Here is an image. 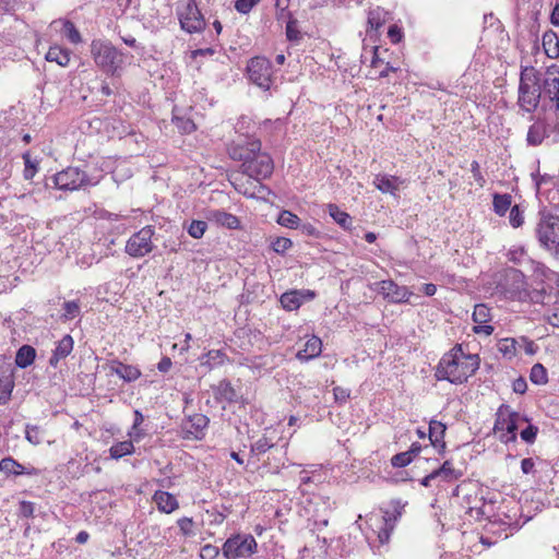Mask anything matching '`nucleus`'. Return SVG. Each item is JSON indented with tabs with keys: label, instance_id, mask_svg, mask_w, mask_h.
Here are the masks:
<instances>
[{
	"label": "nucleus",
	"instance_id": "nucleus-1",
	"mask_svg": "<svg viewBox=\"0 0 559 559\" xmlns=\"http://www.w3.org/2000/svg\"><path fill=\"white\" fill-rule=\"evenodd\" d=\"M479 368L477 355L465 354L461 345L454 346L444 354L438 364L436 378L451 383L461 384Z\"/></svg>",
	"mask_w": 559,
	"mask_h": 559
},
{
	"label": "nucleus",
	"instance_id": "nucleus-2",
	"mask_svg": "<svg viewBox=\"0 0 559 559\" xmlns=\"http://www.w3.org/2000/svg\"><path fill=\"white\" fill-rule=\"evenodd\" d=\"M259 141H249L246 145H236L230 148L234 159L242 160L243 173L257 180L270 177L274 169L271 156L262 153Z\"/></svg>",
	"mask_w": 559,
	"mask_h": 559
},
{
	"label": "nucleus",
	"instance_id": "nucleus-3",
	"mask_svg": "<svg viewBox=\"0 0 559 559\" xmlns=\"http://www.w3.org/2000/svg\"><path fill=\"white\" fill-rule=\"evenodd\" d=\"M540 74L533 68H525L521 72L519 86V105L528 112L534 111L540 100Z\"/></svg>",
	"mask_w": 559,
	"mask_h": 559
},
{
	"label": "nucleus",
	"instance_id": "nucleus-4",
	"mask_svg": "<svg viewBox=\"0 0 559 559\" xmlns=\"http://www.w3.org/2000/svg\"><path fill=\"white\" fill-rule=\"evenodd\" d=\"M91 53L95 63L108 74L115 75L122 68L123 53L109 41L93 40Z\"/></svg>",
	"mask_w": 559,
	"mask_h": 559
},
{
	"label": "nucleus",
	"instance_id": "nucleus-5",
	"mask_svg": "<svg viewBox=\"0 0 559 559\" xmlns=\"http://www.w3.org/2000/svg\"><path fill=\"white\" fill-rule=\"evenodd\" d=\"M496 415L497 418L495 421L493 430L496 432L506 431L507 435H509L506 438L504 436H501V440L504 442L515 441V431L518 430L519 426L528 421L525 416H522L518 412L512 411L509 405L504 404L498 408Z\"/></svg>",
	"mask_w": 559,
	"mask_h": 559
},
{
	"label": "nucleus",
	"instance_id": "nucleus-6",
	"mask_svg": "<svg viewBox=\"0 0 559 559\" xmlns=\"http://www.w3.org/2000/svg\"><path fill=\"white\" fill-rule=\"evenodd\" d=\"M257 542L250 534H237L229 537L223 545L222 551L227 559L250 557L257 551Z\"/></svg>",
	"mask_w": 559,
	"mask_h": 559
},
{
	"label": "nucleus",
	"instance_id": "nucleus-7",
	"mask_svg": "<svg viewBox=\"0 0 559 559\" xmlns=\"http://www.w3.org/2000/svg\"><path fill=\"white\" fill-rule=\"evenodd\" d=\"M153 236L154 228L152 226L143 227L128 239L126 252L132 258H142L148 254L154 249Z\"/></svg>",
	"mask_w": 559,
	"mask_h": 559
},
{
	"label": "nucleus",
	"instance_id": "nucleus-8",
	"mask_svg": "<svg viewBox=\"0 0 559 559\" xmlns=\"http://www.w3.org/2000/svg\"><path fill=\"white\" fill-rule=\"evenodd\" d=\"M538 240L548 249H556L559 252V217L543 215L537 225Z\"/></svg>",
	"mask_w": 559,
	"mask_h": 559
},
{
	"label": "nucleus",
	"instance_id": "nucleus-9",
	"mask_svg": "<svg viewBox=\"0 0 559 559\" xmlns=\"http://www.w3.org/2000/svg\"><path fill=\"white\" fill-rule=\"evenodd\" d=\"M251 82L261 88L267 90L272 81V64L264 57L252 58L247 67Z\"/></svg>",
	"mask_w": 559,
	"mask_h": 559
},
{
	"label": "nucleus",
	"instance_id": "nucleus-10",
	"mask_svg": "<svg viewBox=\"0 0 559 559\" xmlns=\"http://www.w3.org/2000/svg\"><path fill=\"white\" fill-rule=\"evenodd\" d=\"M179 21L182 29L188 33H198L205 26L204 19L195 3V0H189L180 10Z\"/></svg>",
	"mask_w": 559,
	"mask_h": 559
},
{
	"label": "nucleus",
	"instance_id": "nucleus-11",
	"mask_svg": "<svg viewBox=\"0 0 559 559\" xmlns=\"http://www.w3.org/2000/svg\"><path fill=\"white\" fill-rule=\"evenodd\" d=\"M86 181L85 173L75 167H68L53 177L55 186L60 190H76Z\"/></svg>",
	"mask_w": 559,
	"mask_h": 559
},
{
	"label": "nucleus",
	"instance_id": "nucleus-12",
	"mask_svg": "<svg viewBox=\"0 0 559 559\" xmlns=\"http://www.w3.org/2000/svg\"><path fill=\"white\" fill-rule=\"evenodd\" d=\"M506 294L511 299L524 300L527 298L525 277L518 270H510L506 275Z\"/></svg>",
	"mask_w": 559,
	"mask_h": 559
},
{
	"label": "nucleus",
	"instance_id": "nucleus-13",
	"mask_svg": "<svg viewBox=\"0 0 559 559\" xmlns=\"http://www.w3.org/2000/svg\"><path fill=\"white\" fill-rule=\"evenodd\" d=\"M209 425V418L203 414L189 416L182 423V431L188 439H201Z\"/></svg>",
	"mask_w": 559,
	"mask_h": 559
},
{
	"label": "nucleus",
	"instance_id": "nucleus-14",
	"mask_svg": "<svg viewBox=\"0 0 559 559\" xmlns=\"http://www.w3.org/2000/svg\"><path fill=\"white\" fill-rule=\"evenodd\" d=\"M380 293L392 302H407L412 293L406 287L399 286L392 281L379 283Z\"/></svg>",
	"mask_w": 559,
	"mask_h": 559
},
{
	"label": "nucleus",
	"instance_id": "nucleus-15",
	"mask_svg": "<svg viewBox=\"0 0 559 559\" xmlns=\"http://www.w3.org/2000/svg\"><path fill=\"white\" fill-rule=\"evenodd\" d=\"M542 92L545 96L550 97L559 91V67L550 66L546 69L543 78H540Z\"/></svg>",
	"mask_w": 559,
	"mask_h": 559
},
{
	"label": "nucleus",
	"instance_id": "nucleus-16",
	"mask_svg": "<svg viewBox=\"0 0 559 559\" xmlns=\"http://www.w3.org/2000/svg\"><path fill=\"white\" fill-rule=\"evenodd\" d=\"M404 183V180L396 176H390L385 174L376 175L373 185L382 193L395 194L400 187Z\"/></svg>",
	"mask_w": 559,
	"mask_h": 559
},
{
	"label": "nucleus",
	"instance_id": "nucleus-17",
	"mask_svg": "<svg viewBox=\"0 0 559 559\" xmlns=\"http://www.w3.org/2000/svg\"><path fill=\"white\" fill-rule=\"evenodd\" d=\"M109 370L127 382L135 381L141 377V371L138 367L124 365L118 360L110 361Z\"/></svg>",
	"mask_w": 559,
	"mask_h": 559
},
{
	"label": "nucleus",
	"instance_id": "nucleus-18",
	"mask_svg": "<svg viewBox=\"0 0 559 559\" xmlns=\"http://www.w3.org/2000/svg\"><path fill=\"white\" fill-rule=\"evenodd\" d=\"M206 218L229 229H237L240 225L237 216L221 210H209Z\"/></svg>",
	"mask_w": 559,
	"mask_h": 559
},
{
	"label": "nucleus",
	"instance_id": "nucleus-19",
	"mask_svg": "<svg viewBox=\"0 0 559 559\" xmlns=\"http://www.w3.org/2000/svg\"><path fill=\"white\" fill-rule=\"evenodd\" d=\"M153 500L156 503L157 509L160 512H164L167 514L174 512L175 510H177L179 508V503H178L177 499L175 498V496H173L171 493H169L167 491L157 490L153 496Z\"/></svg>",
	"mask_w": 559,
	"mask_h": 559
},
{
	"label": "nucleus",
	"instance_id": "nucleus-20",
	"mask_svg": "<svg viewBox=\"0 0 559 559\" xmlns=\"http://www.w3.org/2000/svg\"><path fill=\"white\" fill-rule=\"evenodd\" d=\"M0 472L7 475H36L38 471L34 467L26 468L25 466L17 463L12 457H4L0 461Z\"/></svg>",
	"mask_w": 559,
	"mask_h": 559
},
{
	"label": "nucleus",
	"instance_id": "nucleus-21",
	"mask_svg": "<svg viewBox=\"0 0 559 559\" xmlns=\"http://www.w3.org/2000/svg\"><path fill=\"white\" fill-rule=\"evenodd\" d=\"M73 349V338L70 335H64L57 344L52 356L49 359V364L52 367H57L61 359H64L70 355Z\"/></svg>",
	"mask_w": 559,
	"mask_h": 559
},
{
	"label": "nucleus",
	"instance_id": "nucleus-22",
	"mask_svg": "<svg viewBox=\"0 0 559 559\" xmlns=\"http://www.w3.org/2000/svg\"><path fill=\"white\" fill-rule=\"evenodd\" d=\"M548 136V128L545 121L537 120L528 129L526 141L530 145L537 146Z\"/></svg>",
	"mask_w": 559,
	"mask_h": 559
},
{
	"label": "nucleus",
	"instance_id": "nucleus-23",
	"mask_svg": "<svg viewBox=\"0 0 559 559\" xmlns=\"http://www.w3.org/2000/svg\"><path fill=\"white\" fill-rule=\"evenodd\" d=\"M322 350V342L317 336H311L305 343L302 349H299L297 353V358L299 360H309L314 357H318Z\"/></svg>",
	"mask_w": 559,
	"mask_h": 559
},
{
	"label": "nucleus",
	"instance_id": "nucleus-24",
	"mask_svg": "<svg viewBox=\"0 0 559 559\" xmlns=\"http://www.w3.org/2000/svg\"><path fill=\"white\" fill-rule=\"evenodd\" d=\"M46 60L49 62H56L61 67H67L70 62V52L67 49L52 46L46 53Z\"/></svg>",
	"mask_w": 559,
	"mask_h": 559
},
{
	"label": "nucleus",
	"instance_id": "nucleus-25",
	"mask_svg": "<svg viewBox=\"0 0 559 559\" xmlns=\"http://www.w3.org/2000/svg\"><path fill=\"white\" fill-rule=\"evenodd\" d=\"M35 357H36L35 348L29 345H23L21 348H19V350L16 353L15 364L20 368H26L34 362Z\"/></svg>",
	"mask_w": 559,
	"mask_h": 559
},
{
	"label": "nucleus",
	"instance_id": "nucleus-26",
	"mask_svg": "<svg viewBox=\"0 0 559 559\" xmlns=\"http://www.w3.org/2000/svg\"><path fill=\"white\" fill-rule=\"evenodd\" d=\"M328 212L330 216L342 228L349 229L352 226V217L348 213L342 211L335 204L328 205Z\"/></svg>",
	"mask_w": 559,
	"mask_h": 559
},
{
	"label": "nucleus",
	"instance_id": "nucleus-27",
	"mask_svg": "<svg viewBox=\"0 0 559 559\" xmlns=\"http://www.w3.org/2000/svg\"><path fill=\"white\" fill-rule=\"evenodd\" d=\"M302 300H304L302 294L297 290L284 293L281 296V304H282L283 308H285L289 311L298 309L300 307V305L302 304Z\"/></svg>",
	"mask_w": 559,
	"mask_h": 559
},
{
	"label": "nucleus",
	"instance_id": "nucleus-28",
	"mask_svg": "<svg viewBox=\"0 0 559 559\" xmlns=\"http://www.w3.org/2000/svg\"><path fill=\"white\" fill-rule=\"evenodd\" d=\"M512 197L510 194H499L496 193L493 195V210L499 216L506 215L507 211L511 210Z\"/></svg>",
	"mask_w": 559,
	"mask_h": 559
},
{
	"label": "nucleus",
	"instance_id": "nucleus-29",
	"mask_svg": "<svg viewBox=\"0 0 559 559\" xmlns=\"http://www.w3.org/2000/svg\"><path fill=\"white\" fill-rule=\"evenodd\" d=\"M543 45L546 53L551 57H558L559 55V43L557 35L552 32H547L543 36Z\"/></svg>",
	"mask_w": 559,
	"mask_h": 559
},
{
	"label": "nucleus",
	"instance_id": "nucleus-30",
	"mask_svg": "<svg viewBox=\"0 0 559 559\" xmlns=\"http://www.w3.org/2000/svg\"><path fill=\"white\" fill-rule=\"evenodd\" d=\"M435 472L436 477L442 478L444 481H451L461 477V472L453 468L450 461H445L442 466Z\"/></svg>",
	"mask_w": 559,
	"mask_h": 559
},
{
	"label": "nucleus",
	"instance_id": "nucleus-31",
	"mask_svg": "<svg viewBox=\"0 0 559 559\" xmlns=\"http://www.w3.org/2000/svg\"><path fill=\"white\" fill-rule=\"evenodd\" d=\"M109 452L110 456L117 460L124 455L132 454L134 452V445L129 440L118 442L110 448Z\"/></svg>",
	"mask_w": 559,
	"mask_h": 559
},
{
	"label": "nucleus",
	"instance_id": "nucleus-32",
	"mask_svg": "<svg viewBox=\"0 0 559 559\" xmlns=\"http://www.w3.org/2000/svg\"><path fill=\"white\" fill-rule=\"evenodd\" d=\"M445 425L438 420H431L429 423V439L430 441L436 444L440 442L443 439V436L445 433Z\"/></svg>",
	"mask_w": 559,
	"mask_h": 559
},
{
	"label": "nucleus",
	"instance_id": "nucleus-33",
	"mask_svg": "<svg viewBox=\"0 0 559 559\" xmlns=\"http://www.w3.org/2000/svg\"><path fill=\"white\" fill-rule=\"evenodd\" d=\"M277 223L287 228H298L300 219L290 211H282L278 215Z\"/></svg>",
	"mask_w": 559,
	"mask_h": 559
},
{
	"label": "nucleus",
	"instance_id": "nucleus-34",
	"mask_svg": "<svg viewBox=\"0 0 559 559\" xmlns=\"http://www.w3.org/2000/svg\"><path fill=\"white\" fill-rule=\"evenodd\" d=\"M530 378L535 384H546L548 382L546 368L542 364H535L531 369Z\"/></svg>",
	"mask_w": 559,
	"mask_h": 559
},
{
	"label": "nucleus",
	"instance_id": "nucleus-35",
	"mask_svg": "<svg viewBox=\"0 0 559 559\" xmlns=\"http://www.w3.org/2000/svg\"><path fill=\"white\" fill-rule=\"evenodd\" d=\"M273 448L274 444L266 437H262L251 445V453L253 456L259 457Z\"/></svg>",
	"mask_w": 559,
	"mask_h": 559
},
{
	"label": "nucleus",
	"instance_id": "nucleus-36",
	"mask_svg": "<svg viewBox=\"0 0 559 559\" xmlns=\"http://www.w3.org/2000/svg\"><path fill=\"white\" fill-rule=\"evenodd\" d=\"M23 159H24V165H25L24 171H23L24 179L31 180L34 178V176L36 175V173L38 170V163L32 160L31 154L28 152L23 154Z\"/></svg>",
	"mask_w": 559,
	"mask_h": 559
},
{
	"label": "nucleus",
	"instance_id": "nucleus-37",
	"mask_svg": "<svg viewBox=\"0 0 559 559\" xmlns=\"http://www.w3.org/2000/svg\"><path fill=\"white\" fill-rule=\"evenodd\" d=\"M490 310L487 306L476 305L473 312V320L478 324L487 323L490 320Z\"/></svg>",
	"mask_w": 559,
	"mask_h": 559
},
{
	"label": "nucleus",
	"instance_id": "nucleus-38",
	"mask_svg": "<svg viewBox=\"0 0 559 559\" xmlns=\"http://www.w3.org/2000/svg\"><path fill=\"white\" fill-rule=\"evenodd\" d=\"M516 341L514 338H503L498 344V350L508 358H512L516 353Z\"/></svg>",
	"mask_w": 559,
	"mask_h": 559
},
{
	"label": "nucleus",
	"instance_id": "nucleus-39",
	"mask_svg": "<svg viewBox=\"0 0 559 559\" xmlns=\"http://www.w3.org/2000/svg\"><path fill=\"white\" fill-rule=\"evenodd\" d=\"M13 381L9 378L0 379V404L4 405L10 401L13 390Z\"/></svg>",
	"mask_w": 559,
	"mask_h": 559
},
{
	"label": "nucleus",
	"instance_id": "nucleus-40",
	"mask_svg": "<svg viewBox=\"0 0 559 559\" xmlns=\"http://www.w3.org/2000/svg\"><path fill=\"white\" fill-rule=\"evenodd\" d=\"M63 35L74 44H78L81 41V35L75 28L74 24L70 21L63 22Z\"/></svg>",
	"mask_w": 559,
	"mask_h": 559
},
{
	"label": "nucleus",
	"instance_id": "nucleus-41",
	"mask_svg": "<svg viewBox=\"0 0 559 559\" xmlns=\"http://www.w3.org/2000/svg\"><path fill=\"white\" fill-rule=\"evenodd\" d=\"M63 319L64 320H73L80 314V305L78 301H66L63 304Z\"/></svg>",
	"mask_w": 559,
	"mask_h": 559
},
{
	"label": "nucleus",
	"instance_id": "nucleus-42",
	"mask_svg": "<svg viewBox=\"0 0 559 559\" xmlns=\"http://www.w3.org/2000/svg\"><path fill=\"white\" fill-rule=\"evenodd\" d=\"M206 227L207 225L203 221H192L188 228V233L191 237L199 239L204 235Z\"/></svg>",
	"mask_w": 559,
	"mask_h": 559
},
{
	"label": "nucleus",
	"instance_id": "nucleus-43",
	"mask_svg": "<svg viewBox=\"0 0 559 559\" xmlns=\"http://www.w3.org/2000/svg\"><path fill=\"white\" fill-rule=\"evenodd\" d=\"M413 460L414 459L412 457V455L407 451H405L393 455L391 459V464L394 467H404L412 463Z\"/></svg>",
	"mask_w": 559,
	"mask_h": 559
},
{
	"label": "nucleus",
	"instance_id": "nucleus-44",
	"mask_svg": "<svg viewBox=\"0 0 559 559\" xmlns=\"http://www.w3.org/2000/svg\"><path fill=\"white\" fill-rule=\"evenodd\" d=\"M292 246V240L285 237H278L272 242V248L276 253H285Z\"/></svg>",
	"mask_w": 559,
	"mask_h": 559
},
{
	"label": "nucleus",
	"instance_id": "nucleus-45",
	"mask_svg": "<svg viewBox=\"0 0 559 559\" xmlns=\"http://www.w3.org/2000/svg\"><path fill=\"white\" fill-rule=\"evenodd\" d=\"M174 122L183 133H191L195 129L194 122L189 118H179L176 116L174 117Z\"/></svg>",
	"mask_w": 559,
	"mask_h": 559
},
{
	"label": "nucleus",
	"instance_id": "nucleus-46",
	"mask_svg": "<svg viewBox=\"0 0 559 559\" xmlns=\"http://www.w3.org/2000/svg\"><path fill=\"white\" fill-rule=\"evenodd\" d=\"M26 439L32 443V444H40L43 442V436H41V431L38 427L36 426H27L26 428Z\"/></svg>",
	"mask_w": 559,
	"mask_h": 559
},
{
	"label": "nucleus",
	"instance_id": "nucleus-47",
	"mask_svg": "<svg viewBox=\"0 0 559 559\" xmlns=\"http://www.w3.org/2000/svg\"><path fill=\"white\" fill-rule=\"evenodd\" d=\"M509 221H510V224L512 225V227H514V228H518L523 224L524 217H523L522 212L520 211L519 205H513L511 207Z\"/></svg>",
	"mask_w": 559,
	"mask_h": 559
},
{
	"label": "nucleus",
	"instance_id": "nucleus-48",
	"mask_svg": "<svg viewBox=\"0 0 559 559\" xmlns=\"http://www.w3.org/2000/svg\"><path fill=\"white\" fill-rule=\"evenodd\" d=\"M260 0H237L235 3V9L242 14L249 13Z\"/></svg>",
	"mask_w": 559,
	"mask_h": 559
},
{
	"label": "nucleus",
	"instance_id": "nucleus-49",
	"mask_svg": "<svg viewBox=\"0 0 559 559\" xmlns=\"http://www.w3.org/2000/svg\"><path fill=\"white\" fill-rule=\"evenodd\" d=\"M286 36L292 41H297L300 39L301 36L296 20H290L286 24Z\"/></svg>",
	"mask_w": 559,
	"mask_h": 559
},
{
	"label": "nucleus",
	"instance_id": "nucleus-50",
	"mask_svg": "<svg viewBox=\"0 0 559 559\" xmlns=\"http://www.w3.org/2000/svg\"><path fill=\"white\" fill-rule=\"evenodd\" d=\"M537 432L538 428L536 426L528 425L525 429L521 431V439L527 443H534Z\"/></svg>",
	"mask_w": 559,
	"mask_h": 559
},
{
	"label": "nucleus",
	"instance_id": "nucleus-51",
	"mask_svg": "<svg viewBox=\"0 0 559 559\" xmlns=\"http://www.w3.org/2000/svg\"><path fill=\"white\" fill-rule=\"evenodd\" d=\"M179 528H180V532L185 535V536H190L193 534L192 532V527H193V520L191 518H182V519H179L178 522H177Z\"/></svg>",
	"mask_w": 559,
	"mask_h": 559
},
{
	"label": "nucleus",
	"instance_id": "nucleus-52",
	"mask_svg": "<svg viewBox=\"0 0 559 559\" xmlns=\"http://www.w3.org/2000/svg\"><path fill=\"white\" fill-rule=\"evenodd\" d=\"M471 171L473 174V177H474L475 181L478 183V186L479 187H484L486 181H485L484 176L480 173L479 164L476 160H474L471 164Z\"/></svg>",
	"mask_w": 559,
	"mask_h": 559
},
{
	"label": "nucleus",
	"instance_id": "nucleus-53",
	"mask_svg": "<svg viewBox=\"0 0 559 559\" xmlns=\"http://www.w3.org/2000/svg\"><path fill=\"white\" fill-rule=\"evenodd\" d=\"M513 391L515 393H519V394H524L527 390V383L525 381V379L523 378H518L514 382H513Z\"/></svg>",
	"mask_w": 559,
	"mask_h": 559
},
{
	"label": "nucleus",
	"instance_id": "nucleus-54",
	"mask_svg": "<svg viewBox=\"0 0 559 559\" xmlns=\"http://www.w3.org/2000/svg\"><path fill=\"white\" fill-rule=\"evenodd\" d=\"M334 397L338 402H345L349 397V391L340 386L334 388Z\"/></svg>",
	"mask_w": 559,
	"mask_h": 559
},
{
	"label": "nucleus",
	"instance_id": "nucleus-55",
	"mask_svg": "<svg viewBox=\"0 0 559 559\" xmlns=\"http://www.w3.org/2000/svg\"><path fill=\"white\" fill-rule=\"evenodd\" d=\"M173 366V362H171V359L169 357H163L160 359V361L157 364V369L160 371V372H168L169 369L171 368Z\"/></svg>",
	"mask_w": 559,
	"mask_h": 559
},
{
	"label": "nucleus",
	"instance_id": "nucleus-56",
	"mask_svg": "<svg viewBox=\"0 0 559 559\" xmlns=\"http://www.w3.org/2000/svg\"><path fill=\"white\" fill-rule=\"evenodd\" d=\"M534 461L530 457L522 460L521 469L524 474H530L534 469Z\"/></svg>",
	"mask_w": 559,
	"mask_h": 559
},
{
	"label": "nucleus",
	"instance_id": "nucleus-57",
	"mask_svg": "<svg viewBox=\"0 0 559 559\" xmlns=\"http://www.w3.org/2000/svg\"><path fill=\"white\" fill-rule=\"evenodd\" d=\"M218 555V548L212 545H205L202 548V556L203 557H215Z\"/></svg>",
	"mask_w": 559,
	"mask_h": 559
},
{
	"label": "nucleus",
	"instance_id": "nucleus-58",
	"mask_svg": "<svg viewBox=\"0 0 559 559\" xmlns=\"http://www.w3.org/2000/svg\"><path fill=\"white\" fill-rule=\"evenodd\" d=\"M421 290L426 296H433L437 292V286L431 283L424 284Z\"/></svg>",
	"mask_w": 559,
	"mask_h": 559
},
{
	"label": "nucleus",
	"instance_id": "nucleus-59",
	"mask_svg": "<svg viewBox=\"0 0 559 559\" xmlns=\"http://www.w3.org/2000/svg\"><path fill=\"white\" fill-rule=\"evenodd\" d=\"M474 331L476 333H485L486 335H490L493 332V328L491 325H486L485 323L475 326Z\"/></svg>",
	"mask_w": 559,
	"mask_h": 559
},
{
	"label": "nucleus",
	"instance_id": "nucleus-60",
	"mask_svg": "<svg viewBox=\"0 0 559 559\" xmlns=\"http://www.w3.org/2000/svg\"><path fill=\"white\" fill-rule=\"evenodd\" d=\"M548 322L551 325L559 328V309H556L554 312L548 314Z\"/></svg>",
	"mask_w": 559,
	"mask_h": 559
},
{
	"label": "nucleus",
	"instance_id": "nucleus-61",
	"mask_svg": "<svg viewBox=\"0 0 559 559\" xmlns=\"http://www.w3.org/2000/svg\"><path fill=\"white\" fill-rule=\"evenodd\" d=\"M301 231L308 236H314L318 234L316 227L311 224H304L301 225Z\"/></svg>",
	"mask_w": 559,
	"mask_h": 559
},
{
	"label": "nucleus",
	"instance_id": "nucleus-62",
	"mask_svg": "<svg viewBox=\"0 0 559 559\" xmlns=\"http://www.w3.org/2000/svg\"><path fill=\"white\" fill-rule=\"evenodd\" d=\"M550 20L554 25L559 26V3L552 10Z\"/></svg>",
	"mask_w": 559,
	"mask_h": 559
},
{
	"label": "nucleus",
	"instance_id": "nucleus-63",
	"mask_svg": "<svg viewBox=\"0 0 559 559\" xmlns=\"http://www.w3.org/2000/svg\"><path fill=\"white\" fill-rule=\"evenodd\" d=\"M420 450H421L420 444H419V443H417V442H415V443H413V444L411 445V448H409V450H408L407 452H408V453L412 455V457L414 459L416 455H418V454H419Z\"/></svg>",
	"mask_w": 559,
	"mask_h": 559
},
{
	"label": "nucleus",
	"instance_id": "nucleus-64",
	"mask_svg": "<svg viewBox=\"0 0 559 559\" xmlns=\"http://www.w3.org/2000/svg\"><path fill=\"white\" fill-rule=\"evenodd\" d=\"M436 475H435V472L430 473L429 475H427L426 477L423 478L421 480V485L425 486V487H428L431 485V481L433 479H436Z\"/></svg>",
	"mask_w": 559,
	"mask_h": 559
}]
</instances>
